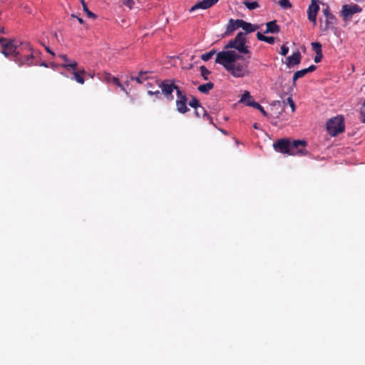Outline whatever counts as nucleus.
Wrapping results in <instances>:
<instances>
[{"label": "nucleus", "instance_id": "6ab92c4d", "mask_svg": "<svg viewBox=\"0 0 365 365\" xmlns=\"http://www.w3.org/2000/svg\"><path fill=\"white\" fill-rule=\"evenodd\" d=\"M336 24V18L331 14L326 17L324 31L329 29Z\"/></svg>", "mask_w": 365, "mask_h": 365}, {"label": "nucleus", "instance_id": "c85d7f7f", "mask_svg": "<svg viewBox=\"0 0 365 365\" xmlns=\"http://www.w3.org/2000/svg\"><path fill=\"white\" fill-rule=\"evenodd\" d=\"M244 4L250 10H253L259 7V4L257 1H245Z\"/></svg>", "mask_w": 365, "mask_h": 365}, {"label": "nucleus", "instance_id": "5701e85b", "mask_svg": "<svg viewBox=\"0 0 365 365\" xmlns=\"http://www.w3.org/2000/svg\"><path fill=\"white\" fill-rule=\"evenodd\" d=\"M214 88V84L212 82H208L198 86L197 89L202 93H208V92Z\"/></svg>", "mask_w": 365, "mask_h": 365}, {"label": "nucleus", "instance_id": "39448f33", "mask_svg": "<svg viewBox=\"0 0 365 365\" xmlns=\"http://www.w3.org/2000/svg\"><path fill=\"white\" fill-rule=\"evenodd\" d=\"M154 82L158 84L159 88H161L162 93L168 101L173 100L174 98L172 94L173 91L175 90L177 92L178 89L180 88L178 86H175L170 80H164L161 82L155 81Z\"/></svg>", "mask_w": 365, "mask_h": 365}, {"label": "nucleus", "instance_id": "9d476101", "mask_svg": "<svg viewBox=\"0 0 365 365\" xmlns=\"http://www.w3.org/2000/svg\"><path fill=\"white\" fill-rule=\"evenodd\" d=\"M361 11V8L357 4L351 6L344 5L342 6L341 14L344 17L347 18L351 17L353 14L359 13Z\"/></svg>", "mask_w": 365, "mask_h": 365}, {"label": "nucleus", "instance_id": "a211bd4d", "mask_svg": "<svg viewBox=\"0 0 365 365\" xmlns=\"http://www.w3.org/2000/svg\"><path fill=\"white\" fill-rule=\"evenodd\" d=\"M240 26L244 31L247 33H252L258 29V26L253 25L251 23H248L242 19H240Z\"/></svg>", "mask_w": 365, "mask_h": 365}, {"label": "nucleus", "instance_id": "aec40b11", "mask_svg": "<svg viewBox=\"0 0 365 365\" xmlns=\"http://www.w3.org/2000/svg\"><path fill=\"white\" fill-rule=\"evenodd\" d=\"M257 38L261 41H264L269 44H273L275 41V38L273 36H266L260 32L257 33Z\"/></svg>", "mask_w": 365, "mask_h": 365}, {"label": "nucleus", "instance_id": "9b49d317", "mask_svg": "<svg viewBox=\"0 0 365 365\" xmlns=\"http://www.w3.org/2000/svg\"><path fill=\"white\" fill-rule=\"evenodd\" d=\"M58 57L63 61V63L61 65V68H66L68 71H74L77 68L78 63L69 59L66 55L61 54Z\"/></svg>", "mask_w": 365, "mask_h": 365}, {"label": "nucleus", "instance_id": "49530a36", "mask_svg": "<svg viewBox=\"0 0 365 365\" xmlns=\"http://www.w3.org/2000/svg\"><path fill=\"white\" fill-rule=\"evenodd\" d=\"M253 127H254V128H255V129H258V128H259L257 123H255V124L253 125Z\"/></svg>", "mask_w": 365, "mask_h": 365}, {"label": "nucleus", "instance_id": "cd10ccee", "mask_svg": "<svg viewBox=\"0 0 365 365\" xmlns=\"http://www.w3.org/2000/svg\"><path fill=\"white\" fill-rule=\"evenodd\" d=\"M312 48L316 53H322V44L319 42L312 43Z\"/></svg>", "mask_w": 365, "mask_h": 365}, {"label": "nucleus", "instance_id": "dca6fc26", "mask_svg": "<svg viewBox=\"0 0 365 365\" xmlns=\"http://www.w3.org/2000/svg\"><path fill=\"white\" fill-rule=\"evenodd\" d=\"M266 30L264 34H278L280 31V27L277 24V21H271L266 24Z\"/></svg>", "mask_w": 365, "mask_h": 365}, {"label": "nucleus", "instance_id": "a878e982", "mask_svg": "<svg viewBox=\"0 0 365 365\" xmlns=\"http://www.w3.org/2000/svg\"><path fill=\"white\" fill-rule=\"evenodd\" d=\"M178 99L176 101L187 102V98L185 93L182 91L180 88L177 91Z\"/></svg>", "mask_w": 365, "mask_h": 365}, {"label": "nucleus", "instance_id": "e433bc0d", "mask_svg": "<svg viewBox=\"0 0 365 365\" xmlns=\"http://www.w3.org/2000/svg\"><path fill=\"white\" fill-rule=\"evenodd\" d=\"M287 103L290 106V107L292 108V111L294 112L295 110V104H294V101L292 100V98L291 97H289L287 98Z\"/></svg>", "mask_w": 365, "mask_h": 365}, {"label": "nucleus", "instance_id": "6e6552de", "mask_svg": "<svg viewBox=\"0 0 365 365\" xmlns=\"http://www.w3.org/2000/svg\"><path fill=\"white\" fill-rule=\"evenodd\" d=\"M319 0H312V2L307 9V18L309 21L313 23L314 25H316L317 24V16L319 11Z\"/></svg>", "mask_w": 365, "mask_h": 365}, {"label": "nucleus", "instance_id": "37998d69", "mask_svg": "<svg viewBox=\"0 0 365 365\" xmlns=\"http://www.w3.org/2000/svg\"><path fill=\"white\" fill-rule=\"evenodd\" d=\"M152 83L150 82H148L146 84H145V86L149 89V88H152V86H151Z\"/></svg>", "mask_w": 365, "mask_h": 365}, {"label": "nucleus", "instance_id": "2eb2a0df", "mask_svg": "<svg viewBox=\"0 0 365 365\" xmlns=\"http://www.w3.org/2000/svg\"><path fill=\"white\" fill-rule=\"evenodd\" d=\"M105 81L107 83H112L119 87L123 92H125L126 94L128 93V91L125 88L124 86L120 82L119 79L113 76H112L110 73H106L105 76Z\"/></svg>", "mask_w": 365, "mask_h": 365}, {"label": "nucleus", "instance_id": "20e7f679", "mask_svg": "<svg viewBox=\"0 0 365 365\" xmlns=\"http://www.w3.org/2000/svg\"><path fill=\"white\" fill-rule=\"evenodd\" d=\"M327 129L331 136H336L344 130V118L336 116L329 119L327 123Z\"/></svg>", "mask_w": 365, "mask_h": 365}, {"label": "nucleus", "instance_id": "f03ea898", "mask_svg": "<svg viewBox=\"0 0 365 365\" xmlns=\"http://www.w3.org/2000/svg\"><path fill=\"white\" fill-rule=\"evenodd\" d=\"M0 43L2 47L1 53L6 57H11L19 66L35 65L33 48L29 43L25 42L16 45L14 41L7 40L5 38H0Z\"/></svg>", "mask_w": 365, "mask_h": 365}, {"label": "nucleus", "instance_id": "4be33fe9", "mask_svg": "<svg viewBox=\"0 0 365 365\" xmlns=\"http://www.w3.org/2000/svg\"><path fill=\"white\" fill-rule=\"evenodd\" d=\"M210 8V6H208V4L206 0H202L201 1L197 2L193 6L191 7L190 11H195L197 9H207Z\"/></svg>", "mask_w": 365, "mask_h": 365}, {"label": "nucleus", "instance_id": "c9c22d12", "mask_svg": "<svg viewBox=\"0 0 365 365\" xmlns=\"http://www.w3.org/2000/svg\"><path fill=\"white\" fill-rule=\"evenodd\" d=\"M148 94L150 96L155 95V96H156L157 98H159V96L160 95V92L158 89H156L155 91H153V89H149L148 91Z\"/></svg>", "mask_w": 365, "mask_h": 365}, {"label": "nucleus", "instance_id": "c03bdc74", "mask_svg": "<svg viewBox=\"0 0 365 365\" xmlns=\"http://www.w3.org/2000/svg\"><path fill=\"white\" fill-rule=\"evenodd\" d=\"M4 33H5L4 28L3 26H0V34H4Z\"/></svg>", "mask_w": 365, "mask_h": 365}, {"label": "nucleus", "instance_id": "2f4dec72", "mask_svg": "<svg viewBox=\"0 0 365 365\" xmlns=\"http://www.w3.org/2000/svg\"><path fill=\"white\" fill-rule=\"evenodd\" d=\"M279 4L280 6L284 9H290L292 7L289 0H280Z\"/></svg>", "mask_w": 365, "mask_h": 365}, {"label": "nucleus", "instance_id": "f3484780", "mask_svg": "<svg viewBox=\"0 0 365 365\" xmlns=\"http://www.w3.org/2000/svg\"><path fill=\"white\" fill-rule=\"evenodd\" d=\"M73 76L72 78L73 80H75L77 83L80 84H83L85 83L84 75L86 74V72L84 69L76 71H73Z\"/></svg>", "mask_w": 365, "mask_h": 365}, {"label": "nucleus", "instance_id": "7ed1b4c3", "mask_svg": "<svg viewBox=\"0 0 365 365\" xmlns=\"http://www.w3.org/2000/svg\"><path fill=\"white\" fill-rule=\"evenodd\" d=\"M245 34L242 32H239L234 39H232L229 41L225 48H234L241 53L250 55V51L248 50V47L245 45Z\"/></svg>", "mask_w": 365, "mask_h": 365}, {"label": "nucleus", "instance_id": "412c9836", "mask_svg": "<svg viewBox=\"0 0 365 365\" xmlns=\"http://www.w3.org/2000/svg\"><path fill=\"white\" fill-rule=\"evenodd\" d=\"M148 73V71H140L139 74L136 77H131V81H135L138 83H143L144 81L148 79L147 74Z\"/></svg>", "mask_w": 365, "mask_h": 365}, {"label": "nucleus", "instance_id": "c756f323", "mask_svg": "<svg viewBox=\"0 0 365 365\" xmlns=\"http://www.w3.org/2000/svg\"><path fill=\"white\" fill-rule=\"evenodd\" d=\"M215 53V50H212L209 52L205 53L201 56V59L204 61H207L210 60Z\"/></svg>", "mask_w": 365, "mask_h": 365}, {"label": "nucleus", "instance_id": "1a4fd4ad", "mask_svg": "<svg viewBox=\"0 0 365 365\" xmlns=\"http://www.w3.org/2000/svg\"><path fill=\"white\" fill-rule=\"evenodd\" d=\"M291 142L287 138H282L276 141L273 146L276 151L281 153L290 155Z\"/></svg>", "mask_w": 365, "mask_h": 365}, {"label": "nucleus", "instance_id": "f257e3e1", "mask_svg": "<svg viewBox=\"0 0 365 365\" xmlns=\"http://www.w3.org/2000/svg\"><path fill=\"white\" fill-rule=\"evenodd\" d=\"M249 55L247 58L235 51H223L217 53L215 63L222 65L232 76L242 78L249 73Z\"/></svg>", "mask_w": 365, "mask_h": 365}, {"label": "nucleus", "instance_id": "58836bf2", "mask_svg": "<svg viewBox=\"0 0 365 365\" xmlns=\"http://www.w3.org/2000/svg\"><path fill=\"white\" fill-rule=\"evenodd\" d=\"M195 114H196V115L197 117H200L202 115H203V116L205 115L202 114V110L200 108L195 109ZM205 115H207V118H210V116L207 113H206Z\"/></svg>", "mask_w": 365, "mask_h": 365}, {"label": "nucleus", "instance_id": "f8f14e48", "mask_svg": "<svg viewBox=\"0 0 365 365\" xmlns=\"http://www.w3.org/2000/svg\"><path fill=\"white\" fill-rule=\"evenodd\" d=\"M302 59V55L299 51H297L292 53L287 58L286 65L288 68H292L300 63Z\"/></svg>", "mask_w": 365, "mask_h": 365}, {"label": "nucleus", "instance_id": "72a5a7b5", "mask_svg": "<svg viewBox=\"0 0 365 365\" xmlns=\"http://www.w3.org/2000/svg\"><path fill=\"white\" fill-rule=\"evenodd\" d=\"M122 3L123 5L128 6L129 9H132L134 5L133 0H122Z\"/></svg>", "mask_w": 365, "mask_h": 365}, {"label": "nucleus", "instance_id": "b1692460", "mask_svg": "<svg viewBox=\"0 0 365 365\" xmlns=\"http://www.w3.org/2000/svg\"><path fill=\"white\" fill-rule=\"evenodd\" d=\"M188 104L195 109L200 108L202 110V114L206 115V110L200 105L199 101L196 98L193 97Z\"/></svg>", "mask_w": 365, "mask_h": 365}, {"label": "nucleus", "instance_id": "7c9ffc66", "mask_svg": "<svg viewBox=\"0 0 365 365\" xmlns=\"http://www.w3.org/2000/svg\"><path fill=\"white\" fill-rule=\"evenodd\" d=\"M82 4H83V10H84V11L86 12L87 15L91 18H94V19L96 18V16L88 9V7L83 0H82Z\"/></svg>", "mask_w": 365, "mask_h": 365}, {"label": "nucleus", "instance_id": "bb28decb", "mask_svg": "<svg viewBox=\"0 0 365 365\" xmlns=\"http://www.w3.org/2000/svg\"><path fill=\"white\" fill-rule=\"evenodd\" d=\"M200 70L203 79L208 80V75L210 74V71L205 66H201Z\"/></svg>", "mask_w": 365, "mask_h": 365}, {"label": "nucleus", "instance_id": "de8ad7c7", "mask_svg": "<svg viewBox=\"0 0 365 365\" xmlns=\"http://www.w3.org/2000/svg\"><path fill=\"white\" fill-rule=\"evenodd\" d=\"M42 65L44 66H46L45 63H42Z\"/></svg>", "mask_w": 365, "mask_h": 365}, {"label": "nucleus", "instance_id": "a19ab883", "mask_svg": "<svg viewBox=\"0 0 365 365\" xmlns=\"http://www.w3.org/2000/svg\"><path fill=\"white\" fill-rule=\"evenodd\" d=\"M323 14L325 16V17L331 14V13L329 11V9L328 6L325 9L323 10Z\"/></svg>", "mask_w": 365, "mask_h": 365}, {"label": "nucleus", "instance_id": "0eeeda50", "mask_svg": "<svg viewBox=\"0 0 365 365\" xmlns=\"http://www.w3.org/2000/svg\"><path fill=\"white\" fill-rule=\"evenodd\" d=\"M240 102L245 103L248 106H250V107L257 109L258 110H259L261 112V113L264 116L267 115V113L264 110L263 107L259 103H258L257 102H256L253 100V98L250 95V92H248V91L244 92V93L242 94V98L240 99Z\"/></svg>", "mask_w": 365, "mask_h": 365}, {"label": "nucleus", "instance_id": "ddd939ff", "mask_svg": "<svg viewBox=\"0 0 365 365\" xmlns=\"http://www.w3.org/2000/svg\"><path fill=\"white\" fill-rule=\"evenodd\" d=\"M316 68H317L316 66L311 65L310 66H309L307 68H304L300 71H296L293 76V78H292L293 83H294L297 79L304 77L307 73L314 71L316 70Z\"/></svg>", "mask_w": 365, "mask_h": 365}, {"label": "nucleus", "instance_id": "ea45409f", "mask_svg": "<svg viewBox=\"0 0 365 365\" xmlns=\"http://www.w3.org/2000/svg\"><path fill=\"white\" fill-rule=\"evenodd\" d=\"M210 7L217 3L219 0H206Z\"/></svg>", "mask_w": 365, "mask_h": 365}, {"label": "nucleus", "instance_id": "4468645a", "mask_svg": "<svg viewBox=\"0 0 365 365\" xmlns=\"http://www.w3.org/2000/svg\"><path fill=\"white\" fill-rule=\"evenodd\" d=\"M240 19L234 20L230 19L227 24L225 35H231L236 29L240 28Z\"/></svg>", "mask_w": 365, "mask_h": 365}, {"label": "nucleus", "instance_id": "a18cd8bd", "mask_svg": "<svg viewBox=\"0 0 365 365\" xmlns=\"http://www.w3.org/2000/svg\"><path fill=\"white\" fill-rule=\"evenodd\" d=\"M77 19H78V22H79L80 24H83V19H81V18H77Z\"/></svg>", "mask_w": 365, "mask_h": 365}, {"label": "nucleus", "instance_id": "393cba45", "mask_svg": "<svg viewBox=\"0 0 365 365\" xmlns=\"http://www.w3.org/2000/svg\"><path fill=\"white\" fill-rule=\"evenodd\" d=\"M177 110L180 113H185L189 110L187 107V102L176 101Z\"/></svg>", "mask_w": 365, "mask_h": 365}, {"label": "nucleus", "instance_id": "473e14b6", "mask_svg": "<svg viewBox=\"0 0 365 365\" xmlns=\"http://www.w3.org/2000/svg\"><path fill=\"white\" fill-rule=\"evenodd\" d=\"M361 120L365 123V101L363 102L360 110Z\"/></svg>", "mask_w": 365, "mask_h": 365}, {"label": "nucleus", "instance_id": "f704fd0d", "mask_svg": "<svg viewBox=\"0 0 365 365\" xmlns=\"http://www.w3.org/2000/svg\"><path fill=\"white\" fill-rule=\"evenodd\" d=\"M289 52V47L286 44H283L281 46V55L286 56Z\"/></svg>", "mask_w": 365, "mask_h": 365}, {"label": "nucleus", "instance_id": "423d86ee", "mask_svg": "<svg viewBox=\"0 0 365 365\" xmlns=\"http://www.w3.org/2000/svg\"><path fill=\"white\" fill-rule=\"evenodd\" d=\"M307 143L305 140H295L290 143V155H305L307 154L306 147Z\"/></svg>", "mask_w": 365, "mask_h": 365}, {"label": "nucleus", "instance_id": "4c0bfd02", "mask_svg": "<svg viewBox=\"0 0 365 365\" xmlns=\"http://www.w3.org/2000/svg\"><path fill=\"white\" fill-rule=\"evenodd\" d=\"M322 57H323L322 53H316V56L314 57V62L315 63L320 62L322 59Z\"/></svg>", "mask_w": 365, "mask_h": 365}, {"label": "nucleus", "instance_id": "79ce46f5", "mask_svg": "<svg viewBox=\"0 0 365 365\" xmlns=\"http://www.w3.org/2000/svg\"><path fill=\"white\" fill-rule=\"evenodd\" d=\"M46 50L47 51V52L54 56V53L48 47H46Z\"/></svg>", "mask_w": 365, "mask_h": 365}]
</instances>
